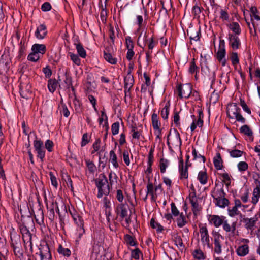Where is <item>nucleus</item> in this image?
Wrapping results in <instances>:
<instances>
[{
	"label": "nucleus",
	"instance_id": "obj_1",
	"mask_svg": "<svg viewBox=\"0 0 260 260\" xmlns=\"http://www.w3.org/2000/svg\"><path fill=\"white\" fill-rule=\"evenodd\" d=\"M95 185L98 189V197L101 198L103 195L107 196L110 193V184L104 174H101L99 178L95 179Z\"/></svg>",
	"mask_w": 260,
	"mask_h": 260
},
{
	"label": "nucleus",
	"instance_id": "obj_2",
	"mask_svg": "<svg viewBox=\"0 0 260 260\" xmlns=\"http://www.w3.org/2000/svg\"><path fill=\"white\" fill-rule=\"evenodd\" d=\"M212 235L213 238L214 251L219 254L222 252L221 242L223 240L224 237L216 231H212Z\"/></svg>",
	"mask_w": 260,
	"mask_h": 260
},
{
	"label": "nucleus",
	"instance_id": "obj_3",
	"mask_svg": "<svg viewBox=\"0 0 260 260\" xmlns=\"http://www.w3.org/2000/svg\"><path fill=\"white\" fill-rule=\"evenodd\" d=\"M201 241L204 246H206L208 248H211L209 235L208 229L206 226H203L200 228L199 230Z\"/></svg>",
	"mask_w": 260,
	"mask_h": 260
},
{
	"label": "nucleus",
	"instance_id": "obj_4",
	"mask_svg": "<svg viewBox=\"0 0 260 260\" xmlns=\"http://www.w3.org/2000/svg\"><path fill=\"white\" fill-rule=\"evenodd\" d=\"M178 96L180 98L187 99L192 92V87L190 84L179 85L178 87Z\"/></svg>",
	"mask_w": 260,
	"mask_h": 260
},
{
	"label": "nucleus",
	"instance_id": "obj_5",
	"mask_svg": "<svg viewBox=\"0 0 260 260\" xmlns=\"http://www.w3.org/2000/svg\"><path fill=\"white\" fill-rule=\"evenodd\" d=\"M69 212L75 222L78 225L79 230L81 231V232L79 234V236L80 237L85 232V230L83 228V221L82 218L77 213V212L74 208L72 209H69Z\"/></svg>",
	"mask_w": 260,
	"mask_h": 260
},
{
	"label": "nucleus",
	"instance_id": "obj_6",
	"mask_svg": "<svg viewBox=\"0 0 260 260\" xmlns=\"http://www.w3.org/2000/svg\"><path fill=\"white\" fill-rule=\"evenodd\" d=\"M39 249L41 260H52L50 248L47 243L41 244Z\"/></svg>",
	"mask_w": 260,
	"mask_h": 260
},
{
	"label": "nucleus",
	"instance_id": "obj_7",
	"mask_svg": "<svg viewBox=\"0 0 260 260\" xmlns=\"http://www.w3.org/2000/svg\"><path fill=\"white\" fill-rule=\"evenodd\" d=\"M34 145L37 153V157L41 159L42 162L43 161L45 154V151L43 147V142L41 140H35Z\"/></svg>",
	"mask_w": 260,
	"mask_h": 260
},
{
	"label": "nucleus",
	"instance_id": "obj_8",
	"mask_svg": "<svg viewBox=\"0 0 260 260\" xmlns=\"http://www.w3.org/2000/svg\"><path fill=\"white\" fill-rule=\"evenodd\" d=\"M225 56V49L224 47V40H221L220 41L219 49L217 53V58L218 61L221 63L223 66H224L226 64Z\"/></svg>",
	"mask_w": 260,
	"mask_h": 260
},
{
	"label": "nucleus",
	"instance_id": "obj_9",
	"mask_svg": "<svg viewBox=\"0 0 260 260\" xmlns=\"http://www.w3.org/2000/svg\"><path fill=\"white\" fill-rule=\"evenodd\" d=\"M113 48L112 45L110 47H107L104 52V57L106 61L112 64H115L117 62V59L113 57L112 55L111 52Z\"/></svg>",
	"mask_w": 260,
	"mask_h": 260
},
{
	"label": "nucleus",
	"instance_id": "obj_10",
	"mask_svg": "<svg viewBox=\"0 0 260 260\" xmlns=\"http://www.w3.org/2000/svg\"><path fill=\"white\" fill-rule=\"evenodd\" d=\"M197 200V198L195 192L190 194L189 201L191 205L192 211L194 215H197L201 210V207L198 204Z\"/></svg>",
	"mask_w": 260,
	"mask_h": 260
},
{
	"label": "nucleus",
	"instance_id": "obj_11",
	"mask_svg": "<svg viewBox=\"0 0 260 260\" xmlns=\"http://www.w3.org/2000/svg\"><path fill=\"white\" fill-rule=\"evenodd\" d=\"M127 204H119L117 205L115 212L122 219H123L127 216Z\"/></svg>",
	"mask_w": 260,
	"mask_h": 260
},
{
	"label": "nucleus",
	"instance_id": "obj_12",
	"mask_svg": "<svg viewBox=\"0 0 260 260\" xmlns=\"http://www.w3.org/2000/svg\"><path fill=\"white\" fill-rule=\"evenodd\" d=\"M188 165H184L183 160L181 159L179 164V172L180 173V179H184L188 177Z\"/></svg>",
	"mask_w": 260,
	"mask_h": 260
},
{
	"label": "nucleus",
	"instance_id": "obj_13",
	"mask_svg": "<svg viewBox=\"0 0 260 260\" xmlns=\"http://www.w3.org/2000/svg\"><path fill=\"white\" fill-rule=\"evenodd\" d=\"M260 215V212L259 213ZM258 213L255 215V216L250 218H245L243 219V221L245 223V228L248 230H252L255 225L256 222L258 221Z\"/></svg>",
	"mask_w": 260,
	"mask_h": 260
},
{
	"label": "nucleus",
	"instance_id": "obj_14",
	"mask_svg": "<svg viewBox=\"0 0 260 260\" xmlns=\"http://www.w3.org/2000/svg\"><path fill=\"white\" fill-rule=\"evenodd\" d=\"M172 143L176 147L180 148L182 145V141L180 138V134L176 129H174L171 132Z\"/></svg>",
	"mask_w": 260,
	"mask_h": 260
},
{
	"label": "nucleus",
	"instance_id": "obj_15",
	"mask_svg": "<svg viewBox=\"0 0 260 260\" xmlns=\"http://www.w3.org/2000/svg\"><path fill=\"white\" fill-rule=\"evenodd\" d=\"M223 185L220 188H218V185L216 184V187L214 190L212 191L211 196L213 198L214 200H217L219 198H223L225 196V193L224 191Z\"/></svg>",
	"mask_w": 260,
	"mask_h": 260
},
{
	"label": "nucleus",
	"instance_id": "obj_16",
	"mask_svg": "<svg viewBox=\"0 0 260 260\" xmlns=\"http://www.w3.org/2000/svg\"><path fill=\"white\" fill-rule=\"evenodd\" d=\"M240 112V108L235 103L231 104L227 109V114L229 117L234 118V116Z\"/></svg>",
	"mask_w": 260,
	"mask_h": 260
},
{
	"label": "nucleus",
	"instance_id": "obj_17",
	"mask_svg": "<svg viewBox=\"0 0 260 260\" xmlns=\"http://www.w3.org/2000/svg\"><path fill=\"white\" fill-rule=\"evenodd\" d=\"M47 33L46 26L44 24L39 25L35 32V36L38 39H43Z\"/></svg>",
	"mask_w": 260,
	"mask_h": 260
},
{
	"label": "nucleus",
	"instance_id": "obj_18",
	"mask_svg": "<svg viewBox=\"0 0 260 260\" xmlns=\"http://www.w3.org/2000/svg\"><path fill=\"white\" fill-rule=\"evenodd\" d=\"M209 220L216 228H218L222 225L224 221L223 216L220 217L218 215H210Z\"/></svg>",
	"mask_w": 260,
	"mask_h": 260
},
{
	"label": "nucleus",
	"instance_id": "obj_19",
	"mask_svg": "<svg viewBox=\"0 0 260 260\" xmlns=\"http://www.w3.org/2000/svg\"><path fill=\"white\" fill-rule=\"evenodd\" d=\"M229 40L231 46L233 49H237L239 48L240 41L238 37L234 35H230Z\"/></svg>",
	"mask_w": 260,
	"mask_h": 260
},
{
	"label": "nucleus",
	"instance_id": "obj_20",
	"mask_svg": "<svg viewBox=\"0 0 260 260\" xmlns=\"http://www.w3.org/2000/svg\"><path fill=\"white\" fill-rule=\"evenodd\" d=\"M134 82L133 76L128 73L124 78V88H126V90L128 91L133 86Z\"/></svg>",
	"mask_w": 260,
	"mask_h": 260
},
{
	"label": "nucleus",
	"instance_id": "obj_21",
	"mask_svg": "<svg viewBox=\"0 0 260 260\" xmlns=\"http://www.w3.org/2000/svg\"><path fill=\"white\" fill-rule=\"evenodd\" d=\"M236 224L237 222L235 221L233 222L231 225L227 220H224L222 224L223 225V229L226 232H231L233 234H234L236 230Z\"/></svg>",
	"mask_w": 260,
	"mask_h": 260
},
{
	"label": "nucleus",
	"instance_id": "obj_22",
	"mask_svg": "<svg viewBox=\"0 0 260 260\" xmlns=\"http://www.w3.org/2000/svg\"><path fill=\"white\" fill-rule=\"evenodd\" d=\"M187 35L189 36L190 41H198L200 38V30L191 29L189 31H187Z\"/></svg>",
	"mask_w": 260,
	"mask_h": 260
},
{
	"label": "nucleus",
	"instance_id": "obj_23",
	"mask_svg": "<svg viewBox=\"0 0 260 260\" xmlns=\"http://www.w3.org/2000/svg\"><path fill=\"white\" fill-rule=\"evenodd\" d=\"M252 195L251 203L255 205L258 202L260 197V185H257L254 189Z\"/></svg>",
	"mask_w": 260,
	"mask_h": 260
},
{
	"label": "nucleus",
	"instance_id": "obj_24",
	"mask_svg": "<svg viewBox=\"0 0 260 260\" xmlns=\"http://www.w3.org/2000/svg\"><path fill=\"white\" fill-rule=\"evenodd\" d=\"M249 252V246L244 244L239 246L236 249V253L240 256H244Z\"/></svg>",
	"mask_w": 260,
	"mask_h": 260
},
{
	"label": "nucleus",
	"instance_id": "obj_25",
	"mask_svg": "<svg viewBox=\"0 0 260 260\" xmlns=\"http://www.w3.org/2000/svg\"><path fill=\"white\" fill-rule=\"evenodd\" d=\"M32 51L35 52L39 54V53L44 54L46 52V46L44 44H35L31 48Z\"/></svg>",
	"mask_w": 260,
	"mask_h": 260
},
{
	"label": "nucleus",
	"instance_id": "obj_26",
	"mask_svg": "<svg viewBox=\"0 0 260 260\" xmlns=\"http://www.w3.org/2000/svg\"><path fill=\"white\" fill-rule=\"evenodd\" d=\"M213 162L216 169H222L223 167V161L221 158V155L219 152L216 153V156L214 158Z\"/></svg>",
	"mask_w": 260,
	"mask_h": 260
},
{
	"label": "nucleus",
	"instance_id": "obj_27",
	"mask_svg": "<svg viewBox=\"0 0 260 260\" xmlns=\"http://www.w3.org/2000/svg\"><path fill=\"white\" fill-rule=\"evenodd\" d=\"M151 119H152V124L153 128L155 130L158 131V132L160 133V129L159 127H160V123L158 120V116H157V114L154 113L152 115Z\"/></svg>",
	"mask_w": 260,
	"mask_h": 260
},
{
	"label": "nucleus",
	"instance_id": "obj_28",
	"mask_svg": "<svg viewBox=\"0 0 260 260\" xmlns=\"http://www.w3.org/2000/svg\"><path fill=\"white\" fill-rule=\"evenodd\" d=\"M240 132L247 136L250 138H252V140H253V132L248 125H244L242 126L240 128Z\"/></svg>",
	"mask_w": 260,
	"mask_h": 260
},
{
	"label": "nucleus",
	"instance_id": "obj_29",
	"mask_svg": "<svg viewBox=\"0 0 260 260\" xmlns=\"http://www.w3.org/2000/svg\"><path fill=\"white\" fill-rule=\"evenodd\" d=\"M58 86V82L55 79H50L48 81V88L50 92L53 93Z\"/></svg>",
	"mask_w": 260,
	"mask_h": 260
},
{
	"label": "nucleus",
	"instance_id": "obj_30",
	"mask_svg": "<svg viewBox=\"0 0 260 260\" xmlns=\"http://www.w3.org/2000/svg\"><path fill=\"white\" fill-rule=\"evenodd\" d=\"M207 173L205 171H201L199 172L198 175V179L200 181V183L202 185H205L207 182Z\"/></svg>",
	"mask_w": 260,
	"mask_h": 260
},
{
	"label": "nucleus",
	"instance_id": "obj_31",
	"mask_svg": "<svg viewBox=\"0 0 260 260\" xmlns=\"http://www.w3.org/2000/svg\"><path fill=\"white\" fill-rule=\"evenodd\" d=\"M214 203L216 205L221 208H225L229 204V201L224 197L223 198H222L218 199L217 200H215Z\"/></svg>",
	"mask_w": 260,
	"mask_h": 260
},
{
	"label": "nucleus",
	"instance_id": "obj_32",
	"mask_svg": "<svg viewBox=\"0 0 260 260\" xmlns=\"http://www.w3.org/2000/svg\"><path fill=\"white\" fill-rule=\"evenodd\" d=\"M77 52L79 56L82 58H85L86 56V52L82 45L80 43H75Z\"/></svg>",
	"mask_w": 260,
	"mask_h": 260
},
{
	"label": "nucleus",
	"instance_id": "obj_33",
	"mask_svg": "<svg viewBox=\"0 0 260 260\" xmlns=\"http://www.w3.org/2000/svg\"><path fill=\"white\" fill-rule=\"evenodd\" d=\"M178 216L177 218V225L179 228H182L187 223L186 218L183 213H180Z\"/></svg>",
	"mask_w": 260,
	"mask_h": 260
},
{
	"label": "nucleus",
	"instance_id": "obj_34",
	"mask_svg": "<svg viewBox=\"0 0 260 260\" xmlns=\"http://www.w3.org/2000/svg\"><path fill=\"white\" fill-rule=\"evenodd\" d=\"M109 160L112 162V165L115 168H117L119 167V165L117 162V156L113 150L110 151Z\"/></svg>",
	"mask_w": 260,
	"mask_h": 260
},
{
	"label": "nucleus",
	"instance_id": "obj_35",
	"mask_svg": "<svg viewBox=\"0 0 260 260\" xmlns=\"http://www.w3.org/2000/svg\"><path fill=\"white\" fill-rule=\"evenodd\" d=\"M57 251L60 254H61L64 256L69 257L71 254V252L69 249L64 248L61 245L59 246Z\"/></svg>",
	"mask_w": 260,
	"mask_h": 260
},
{
	"label": "nucleus",
	"instance_id": "obj_36",
	"mask_svg": "<svg viewBox=\"0 0 260 260\" xmlns=\"http://www.w3.org/2000/svg\"><path fill=\"white\" fill-rule=\"evenodd\" d=\"M174 241L175 242V244L180 249V250H183L184 249L185 246L180 236H175L174 237Z\"/></svg>",
	"mask_w": 260,
	"mask_h": 260
},
{
	"label": "nucleus",
	"instance_id": "obj_37",
	"mask_svg": "<svg viewBox=\"0 0 260 260\" xmlns=\"http://www.w3.org/2000/svg\"><path fill=\"white\" fill-rule=\"evenodd\" d=\"M150 224L153 229H155L157 232H161L164 230L163 226L155 221L154 218L151 219Z\"/></svg>",
	"mask_w": 260,
	"mask_h": 260
},
{
	"label": "nucleus",
	"instance_id": "obj_38",
	"mask_svg": "<svg viewBox=\"0 0 260 260\" xmlns=\"http://www.w3.org/2000/svg\"><path fill=\"white\" fill-rule=\"evenodd\" d=\"M124 239L127 245L131 246H134L136 245V242L134 240V238L130 235H125L124 237Z\"/></svg>",
	"mask_w": 260,
	"mask_h": 260
},
{
	"label": "nucleus",
	"instance_id": "obj_39",
	"mask_svg": "<svg viewBox=\"0 0 260 260\" xmlns=\"http://www.w3.org/2000/svg\"><path fill=\"white\" fill-rule=\"evenodd\" d=\"M85 162L89 171L91 173H94L96 169V167L94 164V163L92 161H90V160L88 159H86Z\"/></svg>",
	"mask_w": 260,
	"mask_h": 260
},
{
	"label": "nucleus",
	"instance_id": "obj_40",
	"mask_svg": "<svg viewBox=\"0 0 260 260\" xmlns=\"http://www.w3.org/2000/svg\"><path fill=\"white\" fill-rule=\"evenodd\" d=\"M62 179L66 182L67 185L68 187H70L72 190H73V187L72 184V181L68 174L65 173L62 175Z\"/></svg>",
	"mask_w": 260,
	"mask_h": 260
},
{
	"label": "nucleus",
	"instance_id": "obj_41",
	"mask_svg": "<svg viewBox=\"0 0 260 260\" xmlns=\"http://www.w3.org/2000/svg\"><path fill=\"white\" fill-rule=\"evenodd\" d=\"M192 155L193 156V159L196 160L197 159H200L201 161H202L203 162H205L206 161L205 157L204 156H203L200 154H198V152L196 151V150L194 147L192 146Z\"/></svg>",
	"mask_w": 260,
	"mask_h": 260
},
{
	"label": "nucleus",
	"instance_id": "obj_42",
	"mask_svg": "<svg viewBox=\"0 0 260 260\" xmlns=\"http://www.w3.org/2000/svg\"><path fill=\"white\" fill-rule=\"evenodd\" d=\"M169 106V104H167L161 111V115L164 119H167L168 118Z\"/></svg>",
	"mask_w": 260,
	"mask_h": 260
},
{
	"label": "nucleus",
	"instance_id": "obj_43",
	"mask_svg": "<svg viewBox=\"0 0 260 260\" xmlns=\"http://www.w3.org/2000/svg\"><path fill=\"white\" fill-rule=\"evenodd\" d=\"M238 207H235L234 206L231 209L229 208L228 209V214L229 216L231 217H234L239 214H240L241 216L242 215L240 211L238 210Z\"/></svg>",
	"mask_w": 260,
	"mask_h": 260
},
{
	"label": "nucleus",
	"instance_id": "obj_44",
	"mask_svg": "<svg viewBox=\"0 0 260 260\" xmlns=\"http://www.w3.org/2000/svg\"><path fill=\"white\" fill-rule=\"evenodd\" d=\"M193 255L195 258L198 259H204L205 258L204 253L200 249H196L193 252Z\"/></svg>",
	"mask_w": 260,
	"mask_h": 260
},
{
	"label": "nucleus",
	"instance_id": "obj_45",
	"mask_svg": "<svg viewBox=\"0 0 260 260\" xmlns=\"http://www.w3.org/2000/svg\"><path fill=\"white\" fill-rule=\"evenodd\" d=\"M230 28L236 35H239L241 33V29L239 24L237 22H233L230 24Z\"/></svg>",
	"mask_w": 260,
	"mask_h": 260
},
{
	"label": "nucleus",
	"instance_id": "obj_46",
	"mask_svg": "<svg viewBox=\"0 0 260 260\" xmlns=\"http://www.w3.org/2000/svg\"><path fill=\"white\" fill-rule=\"evenodd\" d=\"M69 55L71 59L75 64H76L77 66H79L80 64L81 60L77 54H75L72 52H69Z\"/></svg>",
	"mask_w": 260,
	"mask_h": 260
},
{
	"label": "nucleus",
	"instance_id": "obj_47",
	"mask_svg": "<svg viewBox=\"0 0 260 260\" xmlns=\"http://www.w3.org/2000/svg\"><path fill=\"white\" fill-rule=\"evenodd\" d=\"M229 151L230 154V156L234 158L240 157L244 153V152L243 151H241L237 149H234L231 151L229 150Z\"/></svg>",
	"mask_w": 260,
	"mask_h": 260
},
{
	"label": "nucleus",
	"instance_id": "obj_48",
	"mask_svg": "<svg viewBox=\"0 0 260 260\" xmlns=\"http://www.w3.org/2000/svg\"><path fill=\"white\" fill-rule=\"evenodd\" d=\"M199 70L198 67L196 65L195 59H193L190 62V67L189 68V72L191 74L197 73Z\"/></svg>",
	"mask_w": 260,
	"mask_h": 260
},
{
	"label": "nucleus",
	"instance_id": "obj_49",
	"mask_svg": "<svg viewBox=\"0 0 260 260\" xmlns=\"http://www.w3.org/2000/svg\"><path fill=\"white\" fill-rule=\"evenodd\" d=\"M64 88L69 89L71 86L72 89L74 90V87L72 86L71 78L68 76H66V79L64 80V84H62Z\"/></svg>",
	"mask_w": 260,
	"mask_h": 260
},
{
	"label": "nucleus",
	"instance_id": "obj_50",
	"mask_svg": "<svg viewBox=\"0 0 260 260\" xmlns=\"http://www.w3.org/2000/svg\"><path fill=\"white\" fill-rule=\"evenodd\" d=\"M168 165V160L164 158H161L160 161V170L162 173L166 171V169Z\"/></svg>",
	"mask_w": 260,
	"mask_h": 260
},
{
	"label": "nucleus",
	"instance_id": "obj_51",
	"mask_svg": "<svg viewBox=\"0 0 260 260\" xmlns=\"http://www.w3.org/2000/svg\"><path fill=\"white\" fill-rule=\"evenodd\" d=\"M223 178V181L225 183L227 187L231 184V178L227 173H224L220 174Z\"/></svg>",
	"mask_w": 260,
	"mask_h": 260
},
{
	"label": "nucleus",
	"instance_id": "obj_52",
	"mask_svg": "<svg viewBox=\"0 0 260 260\" xmlns=\"http://www.w3.org/2000/svg\"><path fill=\"white\" fill-rule=\"evenodd\" d=\"M39 58H40V55L34 51H32L31 53H30L27 57V59L28 60H30V61H33V62H36L37 61H38L39 59Z\"/></svg>",
	"mask_w": 260,
	"mask_h": 260
},
{
	"label": "nucleus",
	"instance_id": "obj_53",
	"mask_svg": "<svg viewBox=\"0 0 260 260\" xmlns=\"http://www.w3.org/2000/svg\"><path fill=\"white\" fill-rule=\"evenodd\" d=\"M22 238H23V240L24 242V243H29V244H30L29 246L31 247L32 243L31 241L32 236H31V233L29 232L26 234L23 235Z\"/></svg>",
	"mask_w": 260,
	"mask_h": 260
},
{
	"label": "nucleus",
	"instance_id": "obj_54",
	"mask_svg": "<svg viewBox=\"0 0 260 260\" xmlns=\"http://www.w3.org/2000/svg\"><path fill=\"white\" fill-rule=\"evenodd\" d=\"M203 10V8L202 7H199L197 5H196L194 6L192 9V13L193 14V15L195 16H199V15L201 13L202 11Z\"/></svg>",
	"mask_w": 260,
	"mask_h": 260
},
{
	"label": "nucleus",
	"instance_id": "obj_55",
	"mask_svg": "<svg viewBox=\"0 0 260 260\" xmlns=\"http://www.w3.org/2000/svg\"><path fill=\"white\" fill-rule=\"evenodd\" d=\"M237 167L238 170L240 172H242L246 171L248 169V166L247 162L240 161L238 164Z\"/></svg>",
	"mask_w": 260,
	"mask_h": 260
},
{
	"label": "nucleus",
	"instance_id": "obj_56",
	"mask_svg": "<svg viewBox=\"0 0 260 260\" xmlns=\"http://www.w3.org/2000/svg\"><path fill=\"white\" fill-rule=\"evenodd\" d=\"M109 184L112 186L114 182H117V175L111 172L109 174Z\"/></svg>",
	"mask_w": 260,
	"mask_h": 260
},
{
	"label": "nucleus",
	"instance_id": "obj_57",
	"mask_svg": "<svg viewBox=\"0 0 260 260\" xmlns=\"http://www.w3.org/2000/svg\"><path fill=\"white\" fill-rule=\"evenodd\" d=\"M119 129V123L118 122H116L112 124L111 126V130L113 135H117L118 133Z\"/></svg>",
	"mask_w": 260,
	"mask_h": 260
},
{
	"label": "nucleus",
	"instance_id": "obj_58",
	"mask_svg": "<svg viewBox=\"0 0 260 260\" xmlns=\"http://www.w3.org/2000/svg\"><path fill=\"white\" fill-rule=\"evenodd\" d=\"M126 46L127 50L133 49L134 45L133 42L129 36H127L126 39Z\"/></svg>",
	"mask_w": 260,
	"mask_h": 260
},
{
	"label": "nucleus",
	"instance_id": "obj_59",
	"mask_svg": "<svg viewBox=\"0 0 260 260\" xmlns=\"http://www.w3.org/2000/svg\"><path fill=\"white\" fill-rule=\"evenodd\" d=\"M100 143H101V140L100 138H98L96 139L94 143L93 144L92 147L94 149V150L92 151L91 153L93 154L95 152L99 150L100 148Z\"/></svg>",
	"mask_w": 260,
	"mask_h": 260
},
{
	"label": "nucleus",
	"instance_id": "obj_60",
	"mask_svg": "<svg viewBox=\"0 0 260 260\" xmlns=\"http://www.w3.org/2000/svg\"><path fill=\"white\" fill-rule=\"evenodd\" d=\"M89 142V136L87 133L84 134L82 136V141L81 143V146L82 147L85 146Z\"/></svg>",
	"mask_w": 260,
	"mask_h": 260
},
{
	"label": "nucleus",
	"instance_id": "obj_61",
	"mask_svg": "<svg viewBox=\"0 0 260 260\" xmlns=\"http://www.w3.org/2000/svg\"><path fill=\"white\" fill-rule=\"evenodd\" d=\"M172 214L174 216H178L180 214L179 211L177 208L174 203H172L171 204Z\"/></svg>",
	"mask_w": 260,
	"mask_h": 260
},
{
	"label": "nucleus",
	"instance_id": "obj_62",
	"mask_svg": "<svg viewBox=\"0 0 260 260\" xmlns=\"http://www.w3.org/2000/svg\"><path fill=\"white\" fill-rule=\"evenodd\" d=\"M53 145V142L50 140H47L45 143V148L49 152L52 151Z\"/></svg>",
	"mask_w": 260,
	"mask_h": 260
},
{
	"label": "nucleus",
	"instance_id": "obj_63",
	"mask_svg": "<svg viewBox=\"0 0 260 260\" xmlns=\"http://www.w3.org/2000/svg\"><path fill=\"white\" fill-rule=\"evenodd\" d=\"M123 160L127 166L130 164L129 153L127 150H124L123 152Z\"/></svg>",
	"mask_w": 260,
	"mask_h": 260
},
{
	"label": "nucleus",
	"instance_id": "obj_64",
	"mask_svg": "<svg viewBox=\"0 0 260 260\" xmlns=\"http://www.w3.org/2000/svg\"><path fill=\"white\" fill-rule=\"evenodd\" d=\"M141 251L139 248H136L132 251V257L135 259H139Z\"/></svg>",
	"mask_w": 260,
	"mask_h": 260
}]
</instances>
